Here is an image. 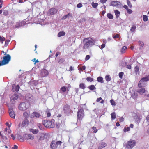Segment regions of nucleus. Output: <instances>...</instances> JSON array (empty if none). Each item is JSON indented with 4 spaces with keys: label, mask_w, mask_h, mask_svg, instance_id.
<instances>
[{
    "label": "nucleus",
    "mask_w": 149,
    "mask_h": 149,
    "mask_svg": "<svg viewBox=\"0 0 149 149\" xmlns=\"http://www.w3.org/2000/svg\"><path fill=\"white\" fill-rule=\"evenodd\" d=\"M101 100H101V101L100 102V103H101L102 104L104 102V100H102V98L101 97H100L99 98H98L97 99L96 101L97 102H99Z\"/></svg>",
    "instance_id": "45"
},
{
    "label": "nucleus",
    "mask_w": 149,
    "mask_h": 149,
    "mask_svg": "<svg viewBox=\"0 0 149 149\" xmlns=\"http://www.w3.org/2000/svg\"><path fill=\"white\" fill-rule=\"evenodd\" d=\"M111 117L112 119H114L116 117V115L115 112H113L111 114Z\"/></svg>",
    "instance_id": "31"
},
{
    "label": "nucleus",
    "mask_w": 149,
    "mask_h": 149,
    "mask_svg": "<svg viewBox=\"0 0 149 149\" xmlns=\"http://www.w3.org/2000/svg\"><path fill=\"white\" fill-rule=\"evenodd\" d=\"M92 129L93 130V132L95 133H96L97 131V130L96 129V127H93L92 128Z\"/></svg>",
    "instance_id": "48"
},
{
    "label": "nucleus",
    "mask_w": 149,
    "mask_h": 149,
    "mask_svg": "<svg viewBox=\"0 0 149 149\" xmlns=\"http://www.w3.org/2000/svg\"><path fill=\"white\" fill-rule=\"evenodd\" d=\"M30 106L29 102H21L18 106V109L20 111H23L26 110Z\"/></svg>",
    "instance_id": "2"
},
{
    "label": "nucleus",
    "mask_w": 149,
    "mask_h": 149,
    "mask_svg": "<svg viewBox=\"0 0 149 149\" xmlns=\"http://www.w3.org/2000/svg\"><path fill=\"white\" fill-rule=\"evenodd\" d=\"M10 38L9 39L6 40L5 42V46H7L8 45L9 42L10 41Z\"/></svg>",
    "instance_id": "41"
},
{
    "label": "nucleus",
    "mask_w": 149,
    "mask_h": 149,
    "mask_svg": "<svg viewBox=\"0 0 149 149\" xmlns=\"http://www.w3.org/2000/svg\"><path fill=\"white\" fill-rule=\"evenodd\" d=\"M62 143V142L61 141H59L55 142V143L56 144L57 146L58 145H61Z\"/></svg>",
    "instance_id": "57"
},
{
    "label": "nucleus",
    "mask_w": 149,
    "mask_h": 149,
    "mask_svg": "<svg viewBox=\"0 0 149 149\" xmlns=\"http://www.w3.org/2000/svg\"><path fill=\"white\" fill-rule=\"evenodd\" d=\"M90 56L89 55H87L86 56L85 58V60L87 61L90 58Z\"/></svg>",
    "instance_id": "59"
},
{
    "label": "nucleus",
    "mask_w": 149,
    "mask_h": 149,
    "mask_svg": "<svg viewBox=\"0 0 149 149\" xmlns=\"http://www.w3.org/2000/svg\"><path fill=\"white\" fill-rule=\"evenodd\" d=\"M51 148L52 149H55L57 146L55 143V142L54 141H52L51 144L50 145Z\"/></svg>",
    "instance_id": "21"
},
{
    "label": "nucleus",
    "mask_w": 149,
    "mask_h": 149,
    "mask_svg": "<svg viewBox=\"0 0 149 149\" xmlns=\"http://www.w3.org/2000/svg\"><path fill=\"white\" fill-rule=\"evenodd\" d=\"M63 110L66 113H70L71 111L70 106L67 104L64 105L63 107Z\"/></svg>",
    "instance_id": "13"
},
{
    "label": "nucleus",
    "mask_w": 149,
    "mask_h": 149,
    "mask_svg": "<svg viewBox=\"0 0 149 149\" xmlns=\"http://www.w3.org/2000/svg\"><path fill=\"white\" fill-rule=\"evenodd\" d=\"M19 87L18 85L16 86L15 84H14L12 86V90L13 91H16L17 92L19 90Z\"/></svg>",
    "instance_id": "20"
},
{
    "label": "nucleus",
    "mask_w": 149,
    "mask_h": 149,
    "mask_svg": "<svg viewBox=\"0 0 149 149\" xmlns=\"http://www.w3.org/2000/svg\"><path fill=\"white\" fill-rule=\"evenodd\" d=\"M32 61L33 62H35V64H36V63H37V62H39V61H38V60H36V59L35 58H34V59H33V60H32Z\"/></svg>",
    "instance_id": "62"
},
{
    "label": "nucleus",
    "mask_w": 149,
    "mask_h": 149,
    "mask_svg": "<svg viewBox=\"0 0 149 149\" xmlns=\"http://www.w3.org/2000/svg\"><path fill=\"white\" fill-rule=\"evenodd\" d=\"M127 12L129 13V14H131L132 13V11L130 9H129L128 8L127 10Z\"/></svg>",
    "instance_id": "61"
},
{
    "label": "nucleus",
    "mask_w": 149,
    "mask_h": 149,
    "mask_svg": "<svg viewBox=\"0 0 149 149\" xmlns=\"http://www.w3.org/2000/svg\"><path fill=\"white\" fill-rule=\"evenodd\" d=\"M29 114L26 112H24L23 114V116L26 118H27L29 116Z\"/></svg>",
    "instance_id": "34"
},
{
    "label": "nucleus",
    "mask_w": 149,
    "mask_h": 149,
    "mask_svg": "<svg viewBox=\"0 0 149 149\" xmlns=\"http://www.w3.org/2000/svg\"><path fill=\"white\" fill-rule=\"evenodd\" d=\"M30 131L32 132L34 134H36L38 132V130L37 129H30Z\"/></svg>",
    "instance_id": "27"
},
{
    "label": "nucleus",
    "mask_w": 149,
    "mask_h": 149,
    "mask_svg": "<svg viewBox=\"0 0 149 149\" xmlns=\"http://www.w3.org/2000/svg\"><path fill=\"white\" fill-rule=\"evenodd\" d=\"M84 116V110L83 109L81 108L78 110L77 112L78 119L81 120Z\"/></svg>",
    "instance_id": "8"
},
{
    "label": "nucleus",
    "mask_w": 149,
    "mask_h": 149,
    "mask_svg": "<svg viewBox=\"0 0 149 149\" xmlns=\"http://www.w3.org/2000/svg\"><path fill=\"white\" fill-rule=\"evenodd\" d=\"M114 12L116 15V18L117 19L118 18L120 14V12L117 10H115L114 11Z\"/></svg>",
    "instance_id": "22"
},
{
    "label": "nucleus",
    "mask_w": 149,
    "mask_h": 149,
    "mask_svg": "<svg viewBox=\"0 0 149 149\" xmlns=\"http://www.w3.org/2000/svg\"><path fill=\"white\" fill-rule=\"evenodd\" d=\"M77 6L78 8H80L82 6V5L81 3H79L77 5Z\"/></svg>",
    "instance_id": "60"
},
{
    "label": "nucleus",
    "mask_w": 149,
    "mask_h": 149,
    "mask_svg": "<svg viewBox=\"0 0 149 149\" xmlns=\"http://www.w3.org/2000/svg\"><path fill=\"white\" fill-rule=\"evenodd\" d=\"M83 43L84 44L83 49H87L94 45L95 42L91 38H88L84 39Z\"/></svg>",
    "instance_id": "1"
},
{
    "label": "nucleus",
    "mask_w": 149,
    "mask_h": 149,
    "mask_svg": "<svg viewBox=\"0 0 149 149\" xmlns=\"http://www.w3.org/2000/svg\"><path fill=\"white\" fill-rule=\"evenodd\" d=\"M49 121L47 120H45L43 121V125L46 127H48Z\"/></svg>",
    "instance_id": "28"
},
{
    "label": "nucleus",
    "mask_w": 149,
    "mask_h": 149,
    "mask_svg": "<svg viewBox=\"0 0 149 149\" xmlns=\"http://www.w3.org/2000/svg\"><path fill=\"white\" fill-rule=\"evenodd\" d=\"M138 92L140 94H142L145 92V90L144 88H141L138 90Z\"/></svg>",
    "instance_id": "26"
},
{
    "label": "nucleus",
    "mask_w": 149,
    "mask_h": 149,
    "mask_svg": "<svg viewBox=\"0 0 149 149\" xmlns=\"http://www.w3.org/2000/svg\"><path fill=\"white\" fill-rule=\"evenodd\" d=\"M110 5L118 8H122L123 6V5L121 3L118 1H112L110 3Z\"/></svg>",
    "instance_id": "7"
},
{
    "label": "nucleus",
    "mask_w": 149,
    "mask_h": 149,
    "mask_svg": "<svg viewBox=\"0 0 149 149\" xmlns=\"http://www.w3.org/2000/svg\"><path fill=\"white\" fill-rule=\"evenodd\" d=\"M24 23L25 21H24L22 22H16L15 24L14 28H18L19 27L24 25Z\"/></svg>",
    "instance_id": "19"
},
{
    "label": "nucleus",
    "mask_w": 149,
    "mask_h": 149,
    "mask_svg": "<svg viewBox=\"0 0 149 149\" xmlns=\"http://www.w3.org/2000/svg\"><path fill=\"white\" fill-rule=\"evenodd\" d=\"M65 33L64 31L60 32L58 34V37H60L61 36L65 35Z\"/></svg>",
    "instance_id": "29"
},
{
    "label": "nucleus",
    "mask_w": 149,
    "mask_h": 149,
    "mask_svg": "<svg viewBox=\"0 0 149 149\" xmlns=\"http://www.w3.org/2000/svg\"><path fill=\"white\" fill-rule=\"evenodd\" d=\"M5 38L3 37H2L0 36V41L1 43H3V41L5 40Z\"/></svg>",
    "instance_id": "38"
},
{
    "label": "nucleus",
    "mask_w": 149,
    "mask_h": 149,
    "mask_svg": "<svg viewBox=\"0 0 149 149\" xmlns=\"http://www.w3.org/2000/svg\"><path fill=\"white\" fill-rule=\"evenodd\" d=\"M18 139L20 140L21 142H23L24 141L23 138L21 136L19 135L18 137Z\"/></svg>",
    "instance_id": "51"
},
{
    "label": "nucleus",
    "mask_w": 149,
    "mask_h": 149,
    "mask_svg": "<svg viewBox=\"0 0 149 149\" xmlns=\"http://www.w3.org/2000/svg\"><path fill=\"white\" fill-rule=\"evenodd\" d=\"M57 10L56 9L52 8L49 10L48 13L50 15H53L57 13Z\"/></svg>",
    "instance_id": "17"
},
{
    "label": "nucleus",
    "mask_w": 149,
    "mask_h": 149,
    "mask_svg": "<svg viewBox=\"0 0 149 149\" xmlns=\"http://www.w3.org/2000/svg\"><path fill=\"white\" fill-rule=\"evenodd\" d=\"M134 70L136 74L138 73L139 72V68L138 66H136L134 68Z\"/></svg>",
    "instance_id": "44"
},
{
    "label": "nucleus",
    "mask_w": 149,
    "mask_h": 149,
    "mask_svg": "<svg viewBox=\"0 0 149 149\" xmlns=\"http://www.w3.org/2000/svg\"><path fill=\"white\" fill-rule=\"evenodd\" d=\"M4 25H6L7 26V27H5L4 28L5 29H6L8 27H10L12 28H14V21L13 20L9 21L8 22L7 24L5 23V24H3V26Z\"/></svg>",
    "instance_id": "10"
},
{
    "label": "nucleus",
    "mask_w": 149,
    "mask_h": 149,
    "mask_svg": "<svg viewBox=\"0 0 149 149\" xmlns=\"http://www.w3.org/2000/svg\"><path fill=\"white\" fill-rule=\"evenodd\" d=\"M123 72H120L119 73V77L120 78L122 79V78L123 75Z\"/></svg>",
    "instance_id": "54"
},
{
    "label": "nucleus",
    "mask_w": 149,
    "mask_h": 149,
    "mask_svg": "<svg viewBox=\"0 0 149 149\" xmlns=\"http://www.w3.org/2000/svg\"><path fill=\"white\" fill-rule=\"evenodd\" d=\"M127 49V47L125 46H124L121 49V53L122 54H123L125 52V51Z\"/></svg>",
    "instance_id": "36"
},
{
    "label": "nucleus",
    "mask_w": 149,
    "mask_h": 149,
    "mask_svg": "<svg viewBox=\"0 0 149 149\" xmlns=\"http://www.w3.org/2000/svg\"><path fill=\"white\" fill-rule=\"evenodd\" d=\"M25 99L26 100L31 103L34 102L35 100V97L30 94H27L26 95Z\"/></svg>",
    "instance_id": "6"
},
{
    "label": "nucleus",
    "mask_w": 149,
    "mask_h": 149,
    "mask_svg": "<svg viewBox=\"0 0 149 149\" xmlns=\"http://www.w3.org/2000/svg\"><path fill=\"white\" fill-rule=\"evenodd\" d=\"M11 58L10 55L8 54H7L6 56H4L3 60L1 61V63H0V66L8 64Z\"/></svg>",
    "instance_id": "4"
},
{
    "label": "nucleus",
    "mask_w": 149,
    "mask_h": 149,
    "mask_svg": "<svg viewBox=\"0 0 149 149\" xmlns=\"http://www.w3.org/2000/svg\"><path fill=\"white\" fill-rule=\"evenodd\" d=\"M3 15L6 16L8 15V12L7 10H5L3 11Z\"/></svg>",
    "instance_id": "56"
},
{
    "label": "nucleus",
    "mask_w": 149,
    "mask_h": 149,
    "mask_svg": "<svg viewBox=\"0 0 149 149\" xmlns=\"http://www.w3.org/2000/svg\"><path fill=\"white\" fill-rule=\"evenodd\" d=\"M110 103L112 106H115L116 105L115 102L113 100H110Z\"/></svg>",
    "instance_id": "50"
},
{
    "label": "nucleus",
    "mask_w": 149,
    "mask_h": 149,
    "mask_svg": "<svg viewBox=\"0 0 149 149\" xmlns=\"http://www.w3.org/2000/svg\"><path fill=\"white\" fill-rule=\"evenodd\" d=\"M105 79L107 81H109L111 80V78L109 75H106L105 76Z\"/></svg>",
    "instance_id": "40"
},
{
    "label": "nucleus",
    "mask_w": 149,
    "mask_h": 149,
    "mask_svg": "<svg viewBox=\"0 0 149 149\" xmlns=\"http://www.w3.org/2000/svg\"><path fill=\"white\" fill-rule=\"evenodd\" d=\"M64 61H65V60L64 58H61L58 61V63L59 64H61V63H63L64 62Z\"/></svg>",
    "instance_id": "49"
},
{
    "label": "nucleus",
    "mask_w": 149,
    "mask_h": 149,
    "mask_svg": "<svg viewBox=\"0 0 149 149\" xmlns=\"http://www.w3.org/2000/svg\"><path fill=\"white\" fill-rule=\"evenodd\" d=\"M127 3L128 6L130 8H132V5L130 2L129 0H127Z\"/></svg>",
    "instance_id": "46"
},
{
    "label": "nucleus",
    "mask_w": 149,
    "mask_h": 149,
    "mask_svg": "<svg viewBox=\"0 0 149 149\" xmlns=\"http://www.w3.org/2000/svg\"><path fill=\"white\" fill-rule=\"evenodd\" d=\"M136 27L135 25L133 24L132 25V27H131L130 29V32L131 33H133L134 32L136 29Z\"/></svg>",
    "instance_id": "24"
},
{
    "label": "nucleus",
    "mask_w": 149,
    "mask_h": 149,
    "mask_svg": "<svg viewBox=\"0 0 149 149\" xmlns=\"http://www.w3.org/2000/svg\"><path fill=\"white\" fill-rule=\"evenodd\" d=\"M18 95L17 94H15L12 95L10 98V101L12 104H14L15 101L18 98Z\"/></svg>",
    "instance_id": "12"
},
{
    "label": "nucleus",
    "mask_w": 149,
    "mask_h": 149,
    "mask_svg": "<svg viewBox=\"0 0 149 149\" xmlns=\"http://www.w3.org/2000/svg\"><path fill=\"white\" fill-rule=\"evenodd\" d=\"M107 145L106 143L104 142H102L101 143V145L99 147V149H101L102 148L105 147Z\"/></svg>",
    "instance_id": "25"
},
{
    "label": "nucleus",
    "mask_w": 149,
    "mask_h": 149,
    "mask_svg": "<svg viewBox=\"0 0 149 149\" xmlns=\"http://www.w3.org/2000/svg\"><path fill=\"white\" fill-rule=\"evenodd\" d=\"M149 81V75L143 78L139 81L138 86L139 87L146 86V82Z\"/></svg>",
    "instance_id": "3"
},
{
    "label": "nucleus",
    "mask_w": 149,
    "mask_h": 149,
    "mask_svg": "<svg viewBox=\"0 0 149 149\" xmlns=\"http://www.w3.org/2000/svg\"><path fill=\"white\" fill-rule=\"evenodd\" d=\"M141 119V117L139 114H136L135 116L134 117V119L135 121L137 123H139Z\"/></svg>",
    "instance_id": "18"
},
{
    "label": "nucleus",
    "mask_w": 149,
    "mask_h": 149,
    "mask_svg": "<svg viewBox=\"0 0 149 149\" xmlns=\"http://www.w3.org/2000/svg\"><path fill=\"white\" fill-rule=\"evenodd\" d=\"M88 88L91 90L95 89V86L94 85H91L89 86Z\"/></svg>",
    "instance_id": "42"
},
{
    "label": "nucleus",
    "mask_w": 149,
    "mask_h": 149,
    "mask_svg": "<svg viewBox=\"0 0 149 149\" xmlns=\"http://www.w3.org/2000/svg\"><path fill=\"white\" fill-rule=\"evenodd\" d=\"M54 122V119H52L51 121H49L48 127H54L55 125Z\"/></svg>",
    "instance_id": "16"
},
{
    "label": "nucleus",
    "mask_w": 149,
    "mask_h": 149,
    "mask_svg": "<svg viewBox=\"0 0 149 149\" xmlns=\"http://www.w3.org/2000/svg\"><path fill=\"white\" fill-rule=\"evenodd\" d=\"M9 113L10 116L13 118H15V113L13 110L12 107L8 106Z\"/></svg>",
    "instance_id": "9"
},
{
    "label": "nucleus",
    "mask_w": 149,
    "mask_h": 149,
    "mask_svg": "<svg viewBox=\"0 0 149 149\" xmlns=\"http://www.w3.org/2000/svg\"><path fill=\"white\" fill-rule=\"evenodd\" d=\"M86 80L88 81L91 82L93 81V79L89 77H88L86 78Z\"/></svg>",
    "instance_id": "52"
},
{
    "label": "nucleus",
    "mask_w": 149,
    "mask_h": 149,
    "mask_svg": "<svg viewBox=\"0 0 149 149\" xmlns=\"http://www.w3.org/2000/svg\"><path fill=\"white\" fill-rule=\"evenodd\" d=\"M49 74L48 71L45 69L42 70L40 71V75L42 77H46Z\"/></svg>",
    "instance_id": "11"
},
{
    "label": "nucleus",
    "mask_w": 149,
    "mask_h": 149,
    "mask_svg": "<svg viewBox=\"0 0 149 149\" xmlns=\"http://www.w3.org/2000/svg\"><path fill=\"white\" fill-rule=\"evenodd\" d=\"M146 119L147 120V123L148 125H149V115L147 116Z\"/></svg>",
    "instance_id": "58"
},
{
    "label": "nucleus",
    "mask_w": 149,
    "mask_h": 149,
    "mask_svg": "<svg viewBox=\"0 0 149 149\" xmlns=\"http://www.w3.org/2000/svg\"><path fill=\"white\" fill-rule=\"evenodd\" d=\"M41 116L40 114L36 112H34L30 115V117L31 118H33L34 117L39 118Z\"/></svg>",
    "instance_id": "15"
},
{
    "label": "nucleus",
    "mask_w": 149,
    "mask_h": 149,
    "mask_svg": "<svg viewBox=\"0 0 149 149\" xmlns=\"http://www.w3.org/2000/svg\"><path fill=\"white\" fill-rule=\"evenodd\" d=\"M107 17L110 19H112L113 18V15L110 13H108L107 15Z\"/></svg>",
    "instance_id": "35"
},
{
    "label": "nucleus",
    "mask_w": 149,
    "mask_h": 149,
    "mask_svg": "<svg viewBox=\"0 0 149 149\" xmlns=\"http://www.w3.org/2000/svg\"><path fill=\"white\" fill-rule=\"evenodd\" d=\"M23 137L25 139L29 140V139L33 140L34 139V136L31 134H26L24 135Z\"/></svg>",
    "instance_id": "14"
},
{
    "label": "nucleus",
    "mask_w": 149,
    "mask_h": 149,
    "mask_svg": "<svg viewBox=\"0 0 149 149\" xmlns=\"http://www.w3.org/2000/svg\"><path fill=\"white\" fill-rule=\"evenodd\" d=\"M130 130L129 127H127L126 128H125L124 129V131L125 132H126L127 131H128Z\"/></svg>",
    "instance_id": "53"
},
{
    "label": "nucleus",
    "mask_w": 149,
    "mask_h": 149,
    "mask_svg": "<svg viewBox=\"0 0 149 149\" xmlns=\"http://www.w3.org/2000/svg\"><path fill=\"white\" fill-rule=\"evenodd\" d=\"M143 20L145 21L146 22L148 20V17L147 16L145 15H144L143 16Z\"/></svg>",
    "instance_id": "39"
},
{
    "label": "nucleus",
    "mask_w": 149,
    "mask_h": 149,
    "mask_svg": "<svg viewBox=\"0 0 149 149\" xmlns=\"http://www.w3.org/2000/svg\"><path fill=\"white\" fill-rule=\"evenodd\" d=\"M71 15L69 13L68 14H67V15H65L64 17H63V18H62V19H65L67 18H69V17H71Z\"/></svg>",
    "instance_id": "33"
},
{
    "label": "nucleus",
    "mask_w": 149,
    "mask_h": 149,
    "mask_svg": "<svg viewBox=\"0 0 149 149\" xmlns=\"http://www.w3.org/2000/svg\"><path fill=\"white\" fill-rule=\"evenodd\" d=\"M91 4H92V7H93L94 8H96L98 5V4L97 3H94V2H92V3Z\"/></svg>",
    "instance_id": "43"
},
{
    "label": "nucleus",
    "mask_w": 149,
    "mask_h": 149,
    "mask_svg": "<svg viewBox=\"0 0 149 149\" xmlns=\"http://www.w3.org/2000/svg\"><path fill=\"white\" fill-rule=\"evenodd\" d=\"M38 127H39L40 129L42 130L43 129V125L40 123H38L37 125Z\"/></svg>",
    "instance_id": "47"
},
{
    "label": "nucleus",
    "mask_w": 149,
    "mask_h": 149,
    "mask_svg": "<svg viewBox=\"0 0 149 149\" xmlns=\"http://www.w3.org/2000/svg\"><path fill=\"white\" fill-rule=\"evenodd\" d=\"M12 149H17L18 146L16 145H14L12 148Z\"/></svg>",
    "instance_id": "64"
},
{
    "label": "nucleus",
    "mask_w": 149,
    "mask_h": 149,
    "mask_svg": "<svg viewBox=\"0 0 149 149\" xmlns=\"http://www.w3.org/2000/svg\"><path fill=\"white\" fill-rule=\"evenodd\" d=\"M66 88L65 86H63L61 88V90H60V92H61V91L62 92H64L66 91Z\"/></svg>",
    "instance_id": "37"
},
{
    "label": "nucleus",
    "mask_w": 149,
    "mask_h": 149,
    "mask_svg": "<svg viewBox=\"0 0 149 149\" xmlns=\"http://www.w3.org/2000/svg\"><path fill=\"white\" fill-rule=\"evenodd\" d=\"M4 143L3 142V141H0V146L1 147L4 146V145H3V144Z\"/></svg>",
    "instance_id": "63"
},
{
    "label": "nucleus",
    "mask_w": 149,
    "mask_h": 149,
    "mask_svg": "<svg viewBox=\"0 0 149 149\" xmlns=\"http://www.w3.org/2000/svg\"><path fill=\"white\" fill-rule=\"evenodd\" d=\"M139 45L141 47H143L144 45V44L143 42L141 41H139Z\"/></svg>",
    "instance_id": "55"
},
{
    "label": "nucleus",
    "mask_w": 149,
    "mask_h": 149,
    "mask_svg": "<svg viewBox=\"0 0 149 149\" xmlns=\"http://www.w3.org/2000/svg\"><path fill=\"white\" fill-rule=\"evenodd\" d=\"M29 123V121L27 119H26L23 121L21 125L22 127L26 125H28Z\"/></svg>",
    "instance_id": "23"
},
{
    "label": "nucleus",
    "mask_w": 149,
    "mask_h": 149,
    "mask_svg": "<svg viewBox=\"0 0 149 149\" xmlns=\"http://www.w3.org/2000/svg\"><path fill=\"white\" fill-rule=\"evenodd\" d=\"M79 87L80 88L84 89L86 87L85 84L83 83H81L79 85Z\"/></svg>",
    "instance_id": "30"
},
{
    "label": "nucleus",
    "mask_w": 149,
    "mask_h": 149,
    "mask_svg": "<svg viewBox=\"0 0 149 149\" xmlns=\"http://www.w3.org/2000/svg\"><path fill=\"white\" fill-rule=\"evenodd\" d=\"M136 141L134 140H130L128 141L126 148L127 149H132L135 145Z\"/></svg>",
    "instance_id": "5"
},
{
    "label": "nucleus",
    "mask_w": 149,
    "mask_h": 149,
    "mask_svg": "<svg viewBox=\"0 0 149 149\" xmlns=\"http://www.w3.org/2000/svg\"><path fill=\"white\" fill-rule=\"evenodd\" d=\"M97 81L99 82H101V83H103V78L102 77H98L97 78Z\"/></svg>",
    "instance_id": "32"
}]
</instances>
